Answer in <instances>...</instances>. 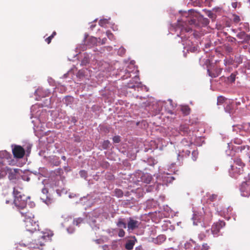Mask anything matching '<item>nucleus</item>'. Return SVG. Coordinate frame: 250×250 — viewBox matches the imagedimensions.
Returning a JSON list of instances; mask_svg holds the SVG:
<instances>
[{
    "label": "nucleus",
    "mask_w": 250,
    "mask_h": 250,
    "mask_svg": "<svg viewBox=\"0 0 250 250\" xmlns=\"http://www.w3.org/2000/svg\"><path fill=\"white\" fill-rule=\"evenodd\" d=\"M241 195L243 197H249L250 196V186L246 182H243L240 188Z\"/></svg>",
    "instance_id": "f3484780"
},
{
    "label": "nucleus",
    "mask_w": 250,
    "mask_h": 250,
    "mask_svg": "<svg viewBox=\"0 0 250 250\" xmlns=\"http://www.w3.org/2000/svg\"><path fill=\"white\" fill-rule=\"evenodd\" d=\"M236 37L240 40L243 43H250V34H248L245 31H241L237 33Z\"/></svg>",
    "instance_id": "a211bd4d"
},
{
    "label": "nucleus",
    "mask_w": 250,
    "mask_h": 250,
    "mask_svg": "<svg viewBox=\"0 0 250 250\" xmlns=\"http://www.w3.org/2000/svg\"><path fill=\"white\" fill-rule=\"evenodd\" d=\"M198 153L196 150H193L192 152V160L195 161L196 160L197 158Z\"/></svg>",
    "instance_id": "4d7b16f0"
},
{
    "label": "nucleus",
    "mask_w": 250,
    "mask_h": 250,
    "mask_svg": "<svg viewBox=\"0 0 250 250\" xmlns=\"http://www.w3.org/2000/svg\"><path fill=\"white\" fill-rule=\"evenodd\" d=\"M111 146V144L109 141L108 140H104L101 146V148H100L101 150H105L108 149Z\"/></svg>",
    "instance_id": "7c9ffc66"
},
{
    "label": "nucleus",
    "mask_w": 250,
    "mask_h": 250,
    "mask_svg": "<svg viewBox=\"0 0 250 250\" xmlns=\"http://www.w3.org/2000/svg\"><path fill=\"white\" fill-rule=\"evenodd\" d=\"M89 55L87 54H84V57L81 61V65H85L89 62Z\"/></svg>",
    "instance_id": "72a5a7b5"
},
{
    "label": "nucleus",
    "mask_w": 250,
    "mask_h": 250,
    "mask_svg": "<svg viewBox=\"0 0 250 250\" xmlns=\"http://www.w3.org/2000/svg\"><path fill=\"white\" fill-rule=\"evenodd\" d=\"M234 163L236 164V165H238L239 167H243V166H244L243 163H242L241 160L239 158H236L234 160Z\"/></svg>",
    "instance_id": "de8ad7c7"
},
{
    "label": "nucleus",
    "mask_w": 250,
    "mask_h": 250,
    "mask_svg": "<svg viewBox=\"0 0 250 250\" xmlns=\"http://www.w3.org/2000/svg\"><path fill=\"white\" fill-rule=\"evenodd\" d=\"M42 196H41V199L47 206L51 204L53 202V199L51 198L48 195V190L46 188H43L42 190Z\"/></svg>",
    "instance_id": "f8f14e48"
},
{
    "label": "nucleus",
    "mask_w": 250,
    "mask_h": 250,
    "mask_svg": "<svg viewBox=\"0 0 250 250\" xmlns=\"http://www.w3.org/2000/svg\"><path fill=\"white\" fill-rule=\"evenodd\" d=\"M156 178L158 186L167 185L168 183L172 182L174 179V178L169 173L165 172L159 173Z\"/></svg>",
    "instance_id": "6e6552de"
},
{
    "label": "nucleus",
    "mask_w": 250,
    "mask_h": 250,
    "mask_svg": "<svg viewBox=\"0 0 250 250\" xmlns=\"http://www.w3.org/2000/svg\"><path fill=\"white\" fill-rule=\"evenodd\" d=\"M52 38H53V36H50L49 37H48V38H47L45 39V41L47 42L48 44H49L50 43Z\"/></svg>",
    "instance_id": "774afa93"
},
{
    "label": "nucleus",
    "mask_w": 250,
    "mask_h": 250,
    "mask_svg": "<svg viewBox=\"0 0 250 250\" xmlns=\"http://www.w3.org/2000/svg\"><path fill=\"white\" fill-rule=\"evenodd\" d=\"M180 32V34H177V36L180 37L181 39V42H182L184 46V56L186 57L185 53V50H187V52L190 51L191 52H194L197 50V47L196 46H193L192 42H190V40H188L189 38V36L188 35L189 34L187 33L185 31L182 32L180 30H179Z\"/></svg>",
    "instance_id": "20e7f679"
},
{
    "label": "nucleus",
    "mask_w": 250,
    "mask_h": 250,
    "mask_svg": "<svg viewBox=\"0 0 250 250\" xmlns=\"http://www.w3.org/2000/svg\"><path fill=\"white\" fill-rule=\"evenodd\" d=\"M238 30L241 31H245V32H248L250 31L249 24L248 22H241L239 24V27L238 29Z\"/></svg>",
    "instance_id": "a878e982"
},
{
    "label": "nucleus",
    "mask_w": 250,
    "mask_h": 250,
    "mask_svg": "<svg viewBox=\"0 0 250 250\" xmlns=\"http://www.w3.org/2000/svg\"><path fill=\"white\" fill-rule=\"evenodd\" d=\"M197 247L195 242L192 240L187 241L184 245V247L186 250H191L193 248L194 250H198L199 248H197Z\"/></svg>",
    "instance_id": "412c9836"
},
{
    "label": "nucleus",
    "mask_w": 250,
    "mask_h": 250,
    "mask_svg": "<svg viewBox=\"0 0 250 250\" xmlns=\"http://www.w3.org/2000/svg\"><path fill=\"white\" fill-rule=\"evenodd\" d=\"M222 70V68L214 66L213 68H208L207 71L209 76L212 78H216L221 74Z\"/></svg>",
    "instance_id": "6ab92c4d"
},
{
    "label": "nucleus",
    "mask_w": 250,
    "mask_h": 250,
    "mask_svg": "<svg viewBox=\"0 0 250 250\" xmlns=\"http://www.w3.org/2000/svg\"><path fill=\"white\" fill-rule=\"evenodd\" d=\"M236 79V74L234 73H231L229 76L228 77V80L229 82L233 83L235 82Z\"/></svg>",
    "instance_id": "37998d69"
},
{
    "label": "nucleus",
    "mask_w": 250,
    "mask_h": 250,
    "mask_svg": "<svg viewBox=\"0 0 250 250\" xmlns=\"http://www.w3.org/2000/svg\"><path fill=\"white\" fill-rule=\"evenodd\" d=\"M225 226V222L224 221L219 220L214 223L211 228V232L214 237L219 235L220 229Z\"/></svg>",
    "instance_id": "9b49d317"
},
{
    "label": "nucleus",
    "mask_w": 250,
    "mask_h": 250,
    "mask_svg": "<svg viewBox=\"0 0 250 250\" xmlns=\"http://www.w3.org/2000/svg\"><path fill=\"white\" fill-rule=\"evenodd\" d=\"M205 216L203 217L202 215L193 214L192 217L193 223L194 225H198L200 224L202 226V222L207 223L211 219L212 213L209 210H206L205 211Z\"/></svg>",
    "instance_id": "423d86ee"
},
{
    "label": "nucleus",
    "mask_w": 250,
    "mask_h": 250,
    "mask_svg": "<svg viewBox=\"0 0 250 250\" xmlns=\"http://www.w3.org/2000/svg\"><path fill=\"white\" fill-rule=\"evenodd\" d=\"M181 110L185 115H188L189 113L190 109L187 105L182 106L181 107Z\"/></svg>",
    "instance_id": "c03bdc74"
},
{
    "label": "nucleus",
    "mask_w": 250,
    "mask_h": 250,
    "mask_svg": "<svg viewBox=\"0 0 250 250\" xmlns=\"http://www.w3.org/2000/svg\"><path fill=\"white\" fill-rule=\"evenodd\" d=\"M242 167H236L234 168V167L233 166H231V169L229 170V172L231 177H236L235 174L231 175L232 173L235 172L238 174H240L242 173Z\"/></svg>",
    "instance_id": "bb28decb"
},
{
    "label": "nucleus",
    "mask_w": 250,
    "mask_h": 250,
    "mask_svg": "<svg viewBox=\"0 0 250 250\" xmlns=\"http://www.w3.org/2000/svg\"><path fill=\"white\" fill-rule=\"evenodd\" d=\"M243 20V18L242 15H238L235 13L232 14L231 20L235 25L240 24V23H241L240 21Z\"/></svg>",
    "instance_id": "5701e85b"
},
{
    "label": "nucleus",
    "mask_w": 250,
    "mask_h": 250,
    "mask_svg": "<svg viewBox=\"0 0 250 250\" xmlns=\"http://www.w3.org/2000/svg\"><path fill=\"white\" fill-rule=\"evenodd\" d=\"M189 131L188 125H183L180 126L178 130V133L182 135H186L188 133Z\"/></svg>",
    "instance_id": "393cba45"
},
{
    "label": "nucleus",
    "mask_w": 250,
    "mask_h": 250,
    "mask_svg": "<svg viewBox=\"0 0 250 250\" xmlns=\"http://www.w3.org/2000/svg\"><path fill=\"white\" fill-rule=\"evenodd\" d=\"M166 239V237L164 235H160L156 238V243L161 244Z\"/></svg>",
    "instance_id": "58836bf2"
},
{
    "label": "nucleus",
    "mask_w": 250,
    "mask_h": 250,
    "mask_svg": "<svg viewBox=\"0 0 250 250\" xmlns=\"http://www.w3.org/2000/svg\"><path fill=\"white\" fill-rule=\"evenodd\" d=\"M87 197L88 196H83V197H81L80 199H79V202H76V203H79V204H83V205H84L85 204V203L86 202H87L88 201V199H87Z\"/></svg>",
    "instance_id": "49530a36"
},
{
    "label": "nucleus",
    "mask_w": 250,
    "mask_h": 250,
    "mask_svg": "<svg viewBox=\"0 0 250 250\" xmlns=\"http://www.w3.org/2000/svg\"><path fill=\"white\" fill-rule=\"evenodd\" d=\"M112 140L114 143H119L121 141L120 137L118 135L114 136Z\"/></svg>",
    "instance_id": "13d9d810"
},
{
    "label": "nucleus",
    "mask_w": 250,
    "mask_h": 250,
    "mask_svg": "<svg viewBox=\"0 0 250 250\" xmlns=\"http://www.w3.org/2000/svg\"><path fill=\"white\" fill-rule=\"evenodd\" d=\"M63 173V170L61 168H58L55 171V173L56 175H61Z\"/></svg>",
    "instance_id": "338daca9"
},
{
    "label": "nucleus",
    "mask_w": 250,
    "mask_h": 250,
    "mask_svg": "<svg viewBox=\"0 0 250 250\" xmlns=\"http://www.w3.org/2000/svg\"><path fill=\"white\" fill-rule=\"evenodd\" d=\"M152 179V176L147 173H144L141 171H138L133 174V182L137 185H141L140 182L145 184H149Z\"/></svg>",
    "instance_id": "39448f33"
},
{
    "label": "nucleus",
    "mask_w": 250,
    "mask_h": 250,
    "mask_svg": "<svg viewBox=\"0 0 250 250\" xmlns=\"http://www.w3.org/2000/svg\"><path fill=\"white\" fill-rule=\"evenodd\" d=\"M208 23V19L204 18L197 12H193L192 9H190L188 12H183L181 18L177 20V24L172 25L169 30L171 32H178V30L182 32L185 31L188 34H191V35H192L194 34L192 33L194 27L205 26Z\"/></svg>",
    "instance_id": "f257e3e1"
},
{
    "label": "nucleus",
    "mask_w": 250,
    "mask_h": 250,
    "mask_svg": "<svg viewBox=\"0 0 250 250\" xmlns=\"http://www.w3.org/2000/svg\"><path fill=\"white\" fill-rule=\"evenodd\" d=\"M38 107V105L37 104L33 105L31 107L30 110L31 112L32 113V115H33L34 114V112H35V110L36 109L37 107Z\"/></svg>",
    "instance_id": "680f3d73"
},
{
    "label": "nucleus",
    "mask_w": 250,
    "mask_h": 250,
    "mask_svg": "<svg viewBox=\"0 0 250 250\" xmlns=\"http://www.w3.org/2000/svg\"><path fill=\"white\" fill-rule=\"evenodd\" d=\"M224 109L226 112L231 113L232 108L231 104H227L226 106L224 107Z\"/></svg>",
    "instance_id": "09e8293b"
},
{
    "label": "nucleus",
    "mask_w": 250,
    "mask_h": 250,
    "mask_svg": "<svg viewBox=\"0 0 250 250\" xmlns=\"http://www.w3.org/2000/svg\"><path fill=\"white\" fill-rule=\"evenodd\" d=\"M217 195L212 194L209 195L208 199L210 201L213 202L217 200Z\"/></svg>",
    "instance_id": "6e6d98bb"
},
{
    "label": "nucleus",
    "mask_w": 250,
    "mask_h": 250,
    "mask_svg": "<svg viewBox=\"0 0 250 250\" xmlns=\"http://www.w3.org/2000/svg\"><path fill=\"white\" fill-rule=\"evenodd\" d=\"M8 170V177L9 180L13 183H16L17 179H20V173H22V171L19 168L11 169L7 168Z\"/></svg>",
    "instance_id": "9d476101"
},
{
    "label": "nucleus",
    "mask_w": 250,
    "mask_h": 250,
    "mask_svg": "<svg viewBox=\"0 0 250 250\" xmlns=\"http://www.w3.org/2000/svg\"><path fill=\"white\" fill-rule=\"evenodd\" d=\"M209 248V246L206 244V243H204L202 245V250H208Z\"/></svg>",
    "instance_id": "e2e57ef3"
},
{
    "label": "nucleus",
    "mask_w": 250,
    "mask_h": 250,
    "mask_svg": "<svg viewBox=\"0 0 250 250\" xmlns=\"http://www.w3.org/2000/svg\"><path fill=\"white\" fill-rule=\"evenodd\" d=\"M242 1H241L238 0H234V1L231 2V5L233 9L240 8L242 6Z\"/></svg>",
    "instance_id": "cd10ccee"
},
{
    "label": "nucleus",
    "mask_w": 250,
    "mask_h": 250,
    "mask_svg": "<svg viewBox=\"0 0 250 250\" xmlns=\"http://www.w3.org/2000/svg\"><path fill=\"white\" fill-rule=\"evenodd\" d=\"M11 157V154L7 151H0V165L2 166L7 164L13 165L14 164V160H10Z\"/></svg>",
    "instance_id": "1a4fd4ad"
},
{
    "label": "nucleus",
    "mask_w": 250,
    "mask_h": 250,
    "mask_svg": "<svg viewBox=\"0 0 250 250\" xmlns=\"http://www.w3.org/2000/svg\"><path fill=\"white\" fill-rule=\"evenodd\" d=\"M83 221V219L82 218H78L76 219H74L73 220V224L75 225L76 226H79L80 224L82 223Z\"/></svg>",
    "instance_id": "8fccbe9b"
},
{
    "label": "nucleus",
    "mask_w": 250,
    "mask_h": 250,
    "mask_svg": "<svg viewBox=\"0 0 250 250\" xmlns=\"http://www.w3.org/2000/svg\"><path fill=\"white\" fill-rule=\"evenodd\" d=\"M21 174H22V172L20 173V178H21L23 181H26L27 182L29 181L30 178L29 176H28L26 175Z\"/></svg>",
    "instance_id": "3c124183"
},
{
    "label": "nucleus",
    "mask_w": 250,
    "mask_h": 250,
    "mask_svg": "<svg viewBox=\"0 0 250 250\" xmlns=\"http://www.w3.org/2000/svg\"><path fill=\"white\" fill-rule=\"evenodd\" d=\"M225 98L223 96H219L217 98V104L219 105L225 102Z\"/></svg>",
    "instance_id": "603ef678"
},
{
    "label": "nucleus",
    "mask_w": 250,
    "mask_h": 250,
    "mask_svg": "<svg viewBox=\"0 0 250 250\" xmlns=\"http://www.w3.org/2000/svg\"><path fill=\"white\" fill-rule=\"evenodd\" d=\"M145 163H147V164L149 166H154L155 164H156L157 163V162L156 161L153 159V158H149L147 159L146 161L145 160H144L143 161Z\"/></svg>",
    "instance_id": "ea45409f"
},
{
    "label": "nucleus",
    "mask_w": 250,
    "mask_h": 250,
    "mask_svg": "<svg viewBox=\"0 0 250 250\" xmlns=\"http://www.w3.org/2000/svg\"><path fill=\"white\" fill-rule=\"evenodd\" d=\"M139 80V77L137 75H135L133 81L135 82V83H133V82H130L127 83V86L128 88L136 89V88H139L141 86V83L138 82Z\"/></svg>",
    "instance_id": "aec40b11"
},
{
    "label": "nucleus",
    "mask_w": 250,
    "mask_h": 250,
    "mask_svg": "<svg viewBox=\"0 0 250 250\" xmlns=\"http://www.w3.org/2000/svg\"><path fill=\"white\" fill-rule=\"evenodd\" d=\"M117 226L120 229H125L127 227L125 218H119L116 222Z\"/></svg>",
    "instance_id": "b1692460"
},
{
    "label": "nucleus",
    "mask_w": 250,
    "mask_h": 250,
    "mask_svg": "<svg viewBox=\"0 0 250 250\" xmlns=\"http://www.w3.org/2000/svg\"><path fill=\"white\" fill-rule=\"evenodd\" d=\"M74 99L72 97L70 96H65L63 99V102L67 106L72 104Z\"/></svg>",
    "instance_id": "c756f323"
},
{
    "label": "nucleus",
    "mask_w": 250,
    "mask_h": 250,
    "mask_svg": "<svg viewBox=\"0 0 250 250\" xmlns=\"http://www.w3.org/2000/svg\"><path fill=\"white\" fill-rule=\"evenodd\" d=\"M35 93L37 96L36 100L39 101L42 98L48 96V95L50 93V91L48 89L39 88L35 91Z\"/></svg>",
    "instance_id": "2eb2a0df"
},
{
    "label": "nucleus",
    "mask_w": 250,
    "mask_h": 250,
    "mask_svg": "<svg viewBox=\"0 0 250 250\" xmlns=\"http://www.w3.org/2000/svg\"><path fill=\"white\" fill-rule=\"evenodd\" d=\"M21 190V188H20L14 187L13 188V204L18 209L24 208L27 205V200L29 198V196L23 194Z\"/></svg>",
    "instance_id": "7ed1b4c3"
},
{
    "label": "nucleus",
    "mask_w": 250,
    "mask_h": 250,
    "mask_svg": "<svg viewBox=\"0 0 250 250\" xmlns=\"http://www.w3.org/2000/svg\"><path fill=\"white\" fill-rule=\"evenodd\" d=\"M224 35L227 36V40L231 43H235L236 42V39L230 36H228V34L226 32L224 33Z\"/></svg>",
    "instance_id": "a19ab883"
},
{
    "label": "nucleus",
    "mask_w": 250,
    "mask_h": 250,
    "mask_svg": "<svg viewBox=\"0 0 250 250\" xmlns=\"http://www.w3.org/2000/svg\"><path fill=\"white\" fill-rule=\"evenodd\" d=\"M125 74L122 76V78L123 79H126L128 78V77H130V75H129L130 72L128 70H127V69L125 70Z\"/></svg>",
    "instance_id": "bf43d9fd"
},
{
    "label": "nucleus",
    "mask_w": 250,
    "mask_h": 250,
    "mask_svg": "<svg viewBox=\"0 0 250 250\" xmlns=\"http://www.w3.org/2000/svg\"><path fill=\"white\" fill-rule=\"evenodd\" d=\"M83 71H84L82 70H79L78 72L77 76L79 77L80 78L83 77L84 76Z\"/></svg>",
    "instance_id": "0e129e2a"
},
{
    "label": "nucleus",
    "mask_w": 250,
    "mask_h": 250,
    "mask_svg": "<svg viewBox=\"0 0 250 250\" xmlns=\"http://www.w3.org/2000/svg\"><path fill=\"white\" fill-rule=\"evenodd\" d=\"M48 162L54 166H58L61 163L60 158L56 156H51L48 158Z\"/></svg>",
    "instance_id": "4be33fe9"
},
{
    "label": "nucleus",
    "mask_w": 250,
    "mask_h": 250,
    "mask_svg": "<svg viewBox=\"0 0 250 250\" xmlns=\"http://www.w3.org/2000/svg\"><path fill=\"white\" fill-rule=\"evenodd\" d=\"M135 245V241L133 240H128L125 245V248L127 250H131L133 249Z\"/></svg>",
    "instance_id": "473e14b6"
},
{
    "label": "nucleus",
    "mask_w": 250,
    "mask_h": 250,
    "mask_svg": "<svg viewBox=\"0 0 250 250\" xmlns=\"http://www.w3.org/2000/svg\"><path fill=\"white\" fill-rule=\"evenodd\" d=\"M125 235V232L123 229H120L118 232V236L120 237H123Z\"/></svg>",
    "instance_id": "052dcab7"
},
{
    "label": "nucleus",
    "mask_w": 250,
    "mask_h": 250,
    "mask_svg": "<svg viewBox=\"0 0 250 250\" xmlns=\"http://www.w3.org/2000/svg\"><path fill=\"white\" fill-rule=\"evenodd\" d=\"M201 3V0H189L188 2V5L193 6H199Z\"/></svg>",
    "instance_id": "f704fd0d"
},
{
    "label": "nucleus",
    "mask_w": 250,
    "mask_h": 250,
    "mask_svg": "<svg viewBox=\"0 0 250 250\" xmlns=\"http://www.w3.org/2000/svg\"><path fill=\"white\" fill-rule=\"evenodd\" d=\"M140 222L134 220L132 217H129L127 219V230L130 232L139 228Z\"/></svg>",
    "instance_id": "ddd939ff"
},
{
    "label": "nucleus",
    "mask_w": 250,
    "mask_h": 250,
    "mask_svg": "<svg viewBox=\"0 0 250 250\" xmlns=\"http://www.w3.org/2000/svg\"><path fill=\"white\" fill-rule=\"evenodd\" d=\"M110 19H101L99 21V24L102 27H105L106 24L109 23L108 20Z\"/></svg>",
    "instance_id": "79ce46f5"
},
{
    "label": "nucleus",
    "mask_w": 250,
    "mask_h": 250,
    "mask_svg": "<svg viewBox=\"0 0 250 250\" xmlns=\"http://www.w3.org/2000/svg\"><path fill=\"white\" fill-rule=\"evenodd\" d=\"M190 153V152L188 150H186L185 151L183 150L182 152H179L178 154L177 159H178V160H179L181 156L183 157L184 155L186 156H188L189 155Z\"/></svg>",
    "instance_id": "4c0bfd02"
},
{
    "label": "nucleus",
    "mask_w": 250,
    "mask_h": 250,
    "mask_svg": "<svg viewBox=\"0 0 250 250\" xmlns=\"http://www.w3.org/2000/svg\"><path fill=\"white\" fill-rule=\"evenodd\" d=\"M7 168H9V167H6L2 168L0 167V180L5 178L6 175L8 174Z\"/></svg>",
    "instance_id": "c85d7f7f"
},
{
    "label": "nucleus",
    "mask_w": 250,
    "mask_h": 250,
    "mask_svg": "<svg viewBox=\"0 0 250 250\" xmlns=\"http://www.w3.org/2000/svg\"><path fill=\"white\" fill-rule=\"evenodd\" d=\"M79 174L81 177L84 178L85 180H87V171L84 170H81L79 172Z\"/></svg>",
    "instance_id": "a18cd8bd"
},
{
    "label": "nucleus",
    "mask_w": 250,
    "mask_h": 250,
    "mask_svg": "<svg viewBox=\"0 0 250 250\" xmlns=\"http://www.w3.org/2000/svg\"><path fill=\"white\" fill-rule=\"evenodd\" d=\"M12 152L15 157L21 158L24 156L25 151L21 146H15L14 148L12 149Z\"/></svg>",
    "instance_id": "dca6fc26"
},
{
    "label": "nucleus",
    "mask_w": 250,
    "mask_h": 250,
    "mask_svg": "<svg viewBox=\"0 0 250 250\" xmlns=\"http://www.w3.org/2000/svg\"><path fill=\"white\" fill-rule=\"evenodd\" d=\"M98 217V214L95 211L88 213L86 216L88 223L90 224L93 229L97 228V226L95 225V224L96 223V218H97Z\"/></svg>",
    "instance_id": "4468645a"
},
{
    "label": "nucleus",
    "mask_w": 250,
    "mask_h": 250,
    "mask_svg": "<svg viewBox=\"0 0 250 250\" xmlns=\"http://www.w3.org/2000/svg\"><path fill=\"white\" fill-rule=\"evenodd\" d=\"M24 217V222L26 230L32 233L36 231L38 237L37 240L35 239L33 242L28 244L20 242V246L28 247L29 249H40L39 246H42L44 243L50 240L53 233L50 231H40L38 222L34 219V216L29 212H20Z\"/></svg>",
    "instance_id": "f03ea898"
},
{
    "label": "nucleus",
    "mask_w": 250,
    "mask_h": 250,
    "mask_svg": "<svg viewBox=\"0 0 250 250\" xmlns=\"http://www.w3.org/2000/svg\"><path fill=\"white\" fill-rule=\"evenodd\" d=\"M125 49L123 47H120L118 51V54L119 55L122 56L125 54Z\"/></svg>",
    "instance_id": "5fc2aeb1"
},
{
    "label": "nucleus",
    "mask_w": 250,
    "mask_h": 250,
    "mask_svg": "<svg viewBox=\"0 0 250 250\" xmlns=\"http://www.w3.org/2000/svg\"><path fill=\"white\" fill-rule=\"evenodd\" d=\"M74 230V229L72 227H70L67 229V231L69 233H72Z\"/></svg>",
    "instance_id": "69168bd1"
},
{
    "label": "nucleus",
    "mask_w": 250,
    "mask_h": 250,
    "mask_svg": "<svg viewBox=\"0 0 250 250\" xmlns=\"http://www.w3.org/2000/svg\"><path fill=\"white\" fill-rule=\"evenodd\" d=\"M114 195L118 198H121L123 196L124 193L121 189L116 188L114 191Z\"/></svg>",
    "instance_id": "e433bc0d"
},
{
    "label": "nucleus",
    "mask_w": 250,
    "mask_h": 250,
    "mask_svg": "<svg viewBox=\"0 0 250 250\" xmlns=\"http://www.w3.org/2000/svg\"><path fill=\"white\" fill-rule=\"evenodd\" d=\"M240 129L250 134V123L244 124L241 126Z\"/></svg>",
    "instance_id": "2f4dec72"
},
{
    "label": "nucleus",
    "mask_w": 250,
    "mask_h": 250,
    "mask_svg": "<svg viewBox=\"0 0 250 250\" xmlns=\"http://www.w3.org/2000/svg\"><path fill=\"white\" fill-rule=\"evenodd\" d=\"M164 103V102L159 101L156 103V105L157 106V107L156 108L154 109L156 110V113H159L161 111V110H162V105Z\"/></svg>",
    "instance_id": "c9c22d12"
},
{
    "label": "nucleus",
    "mask_w": 250,
    "mask_h": 250,
    "mask_svg": "<svg viewBox=\"0 0 250 250\" xmlns=\"http://www.w3.org/2000/svg\"><path fill=\"white\" fill-rule=\"evenodd\" d=\"M106 34V35H107L108 38L110 40H113L114 39V36L113 34L110 31H107Z\"/></svg>",
    "instance_id": "864d4df0"
},
{
    "label": "nucleus",
    "mask_w": 250,
    "mask_h": 250,
    "mask_svg": "<svg viewBox=\"0 0 250 250\" xmlns=\"http://www.w3.org/2000/svg\"><path fill=\"white\" fill-rule=\"evenodd\" d=\"M88 36V35L87 33H85L84 38L83 41V43L82 44L79 45L76 48L77 50V52L79 51L80 52L81 51H84L86 49L87 46L90 47L97 44L98 42V39L94 37H91L88 39L87 44H85V40ZM99 40H100V39L99 38Z\"/></svg>",
    "instance_id": "0eeeda50"
}]
</instances>
